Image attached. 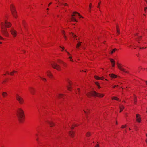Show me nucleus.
I'll return each instance as SVG.
<instances>
[{
	"mask_svg": "<svg viewBox=\"0 0 147 147\" xmlns=\"http://www.w3.org/2000/svg\"><path fill=\"white\" fill-rule=\"evenodd\" d=\"M16 115L18 119L20 122H22L24 117V111L21 108H18L16 111Z\"/></svg>",
	"mask_w": 147,
	"mask_h": 147,
	"instance_id": "1",
	"label": "nucleus"
},
{
	"mask_svg": "<svg viewBox=\"0 0 147 147\" xmlns=\"http://www.w3.org/2000/svg\"><path fill=\"white\" fill-rule=\"evenodd\" d=\"M86 95L88 97H90L91 95L93 96H96L99 97H102L104 96V95L102 94H99L97 93L95 91H93L92 92H89Z\"/></svg>",
	"mask_w": 147,
	"mask_h": 147,
	"instance_id": "2",
	"label": "nucleus"
},
{
	"mask_svg": "<svg viewBox=\"0 0 147 147\" xmlns=\"http://www.w3.org/2000/svg\"><path fill=\"white\" fill-rule=\"evenodd\" d=\"M1 32L2 33L6 36H8L9 34L7 30L4 28V24L3 22L1 24Z\"/></svg>",
	"mask_w": 147,
	"mask_h": 147,
	"instance_id": "3",
	"label": "nucleus"
},
{
	"mask_svg": "<svg viewBox=\"0 0 147 147\" xmlns=\"http://www.w3.org/2000/svg\"><path fill=\"white\" fill-rule=\"evenodd\" d=\"M16 98L17 100L19 102L20 104H22L24 103V100L22 97L20 96L18 94H16Z\"/></svg>",
	"mask_w": 147,
	"mask_h": 147,
	"instance_id": "4",
	"label": "nucleus"
},
{
	"mask_svg": "<svg viewBox=\"0 0 147 147\" xmlns=\"http://www.w3.org/2000/svg\"><path fill=\"white\" fill-rule=\"evenodd\" d=\"M51 65L53 68L55 69L58 71H60L61 70V67L60 66L55 63H54L52 64Z\"/></svg>",
	"mask_w": 147,
	"mask_h": 147,
	"instance_id": "5",
	"label": "nucleus"
},
{
	"mask_svg": "<svg viewBox=\"0 0 147 147\" xmlns=\"http://www.w3.org/2000/svg\"><path fill=\"white\" fill-rule=\"evenodd\" d=\"M10 7L13 16L15 18H16V10L15 9L14 6L12 5H11Z\"/></svg>",
	"mask_w": 147,
	"mask_h": 147,
	"instance_id": "6",
	"label": "nucleus"
},
{
	"mask_svg": "<svg viewBox=\"0 0 147 147\" xmlns=\"http://www.w3.org/2000/svg\"><path fill=\"white\" fill-rule=\"evenodd\" d=\"M117 65L118 68L121 71L126 73H128V71H126L125 69L122 67V66H121L120 64H119L118 63H117Z\"/></svg>",
	"mask_w": 147,
	"mask_h": 147,
	"instance_id": "7",
	"label": "nucleus"
},
{
	"mask_svg": "<svg viewBox=\"0 0 147 147\" xmlns=\"http://www.w3.org/2000/svg\"><path fill=\"white\" fill-rule=\"evenodd\" d=\"M10 32L11 34L14 37H15L17 34V32L13 28H12Z\"/></svg>",
	"mask_w": 147,
	"mask_h": 147,
	"instance_id": "8",
	"label": "nucleus"
},
{
	"mask_svg": "<svg viewBox=\"0 0 147 147\" xmlns=\"http://www.w3.org/2000/svg\"><path fill=\"white\" fill-rule=\"evenodd\" d=\"M5 27L7 28L9 27L11 25V24L7 20L5 21Z\"/></svg>",
	"mask_w": 147,
	"mask_h": 147,
	"instance_id": "9",
	"label": "nucleus"
},
{
	"mask_svg": "<svg viewBox=\"0 0 147 147\" xmlns=\"http://www.w3.org/2000/svg\"><path fill=\"white\" fill-rule=\"evenodd\" d=\"M136 121L138 122H140L141 121V118L140 117V115L139 114H137L136 115Z\"/></svg>",
	"mask_w": 147,
	"mask_h": 147,
	"instance_id": "10",
	"label": "nucleus"
},
{
	"mask_svg": "<svg viewBox=\"0 0 147 147\" xmlns=\"http://www.w3.org/2000/svg\"><path fill=\"white\" fill-rule=\"evenodd\" d=\"M29 90L32 94L34 95V94L35 90L34 88L31 87L30 88Z\"/></svg>",
	"mask_w": 147,
	"mask_h": 147,
	"instance_id": "11",
	"label": "nucleus"
},
{
	"mask_svg": "<svg viewBox=\"0 0 147 147\" xmlns=\"http://www.w3.org/2000/svg\"><path fill=\"white\" fill-rule=\"evenodd\" d=\"M76 14H78L79 16L80 17H81L82 18H83V17H82V16L80 15L79 13L78 12H73V14L71 15V16H72V17H74L75 16Z\"/></svg>",
	"mask_w": 147,
	"mask_h": 147,
	"instance_id": "12",
	"label": "nucleus"
},
{
	"mask_svg": "<svg viewBox=\"0 0 147 147\" xmlns=\"http://www.w3.org/2000/svg\"><path fill=\"white\" fill-rule=\"evenodd\" d=\"M47 75L50 78H51L53 76V75L49 71H47Z\"/></svg>",
	"mask_w": 147,
	"mask_h": 147,
	"instance_id": "13",
	"label": "nucleus"
},
{
	"mask_svg": "<svg viewBox=\"0 0 147 147\" xmlns=\"http://www.w3.org/2000/svg\"><path fill=\"white\" fill-rule=\"evenodd\" d=\"M70 136L71 137H73L74 135V132L73 131H70L69 132Z\"/></svg>",
	"mask_w": 147,
	"mask_h": 147,
	"instance_id": "14",
	"label": "nucleus"
},
{
	"mask_svg": "<svg viewBox=\"0 0 147 147\" xmlns=\"http://www.w3.org/2000/svg\"><path fill=\"white\" fill-rule=\"evenodd\" d=\"M2 95L4 97H5L8 95V94L6 92H3L2 93Z\"/></svg>",
	"mask_w": 147,
	"mask_h": 147,
	"instance_id": "15",
	"label": "nucleus"
},
{
	"mask_svg": "<svg viewBox=\"0 0 147 147\" xmlns=\"http://www.w3.org/2000/svg\"><path fill=\"white\" fill-rule=\"evenodd\" d=\"M68 82L70 85V86H67V89L69 90H70V88H71V84L69 81H68Z\"/></svg>",
	"mask_w": 147,
	"mask_h": 147,
	"instance_id": "16",
	"label": "nucleus"
},
{
	"mask_svg": "<svg viewBox=\"0 0 147 147\" xmlns=\"http://www.w3.org/2000/svg\"><path fill=\"white\" fill-rule=\"evenodd\" d=\"M119 107L120 109V112H121L124 108V106L122 105H120Z\"/></svg>",
	"mask_w": 147,
	"mask_h": 147,
	"instance_id": "17",
	"label": "nucleus"
},
{
	"mask_svg": "<svg viewBox=\"0 0 147 147\" xmlns=\"http://www.w3.org/2000/svg\"><path fill=\"white\" fill-rule=\"evenodd\" d=\"M47 122L48 123H49L50 124L51 127H52L54 125H55L54 123H53V122L48 121Z\"/></svg>",
	"mask_w": 147,
	"mask_h": 147,
	"instance_id": "18",
	"label": "nucleus"
},
{
	"mask_svg": "<svg viewBox=\"0 0 147 147\" xmlns=\"http://www.w3.org/2000/svg\"><path fill=\"white\" fill-rule=\"evenodd\" d=\"M109 75L112 78H115L117 77V76L114 74H110Z\"/></svg>",
	"mask_w": 147,
	"mask_h": 147,
	"instance_id": "19",
	"label": "nucleus"
},
{
	"mask_svg": "<svg viewBox=\"0 0 147 147\" xmlns=\"http://www.w3.org/2000/svg\"><path fill=\"white\" fill-rule=\"evenodd\" d=\"M71 21H74L75 22H77V21L76 20L75 17H72L71 18Z\"/></svg>",
	"mask_w": 147,
	"mask_h": 147,
	"instance_id": "20",
	"label": "nucleus"
},
{
	"mask_svg": "<svg viewBox=\"0 0 147 147\" xmlns=\"http://www.w3.org/2000/svg\"><path fill=\"white\" fill-rule=\"evenodd\" d=\"M81 42H78L77 43V46H76V48H78L80 46L81 44Z\"/></svg>",
	"mask_w": 147,
	"mask_h": 147,
	"instance_id": "21",
	"label": "nucleus"
},
{
	"mask_svg": "<svg viewBox=\"0 0 147 147\" xmlns=\"http://www.w3.org/2000/svg\"><path fill=\"white\" fill-rule=\"evenodd\" d=\"M142 37V36H139L138 38V39L137 40V41L139 43H140V42H139V40H140L141 39V38Z\"/></svg>",
	"mask_w": 147,
	"mask_h": 147,
	"instance_id": "22",
	"label": "nucleus"
},
{
	"mask_svg": "<svg viewBox=\"0 0 147 147\" xmlns=\"http://www.w3.org/2000/svg\"><path fill=\"white\" fill-rule=\"evenodd\" d=\"M112 99H115L117 100H119V99L118 98H117V97H112Z\"/></svg>",
	"mask_w": 147,
	"mask_h": 147,
	"instance_id": "23",
	"label": "nucleus"
},
{
	"mask_svg": "<svg viewBox=\"0 0 147 147\" xmlns=\"http://www.w3.org/2000/svg\"><path fill=\"white\" fill-rule=\"evenodd\" d=\"M17 72L16 71H15L14 70L12 72L10 73L9 74L11 75H13V73H17Z\"/></svg>",
	"mask_w": 147,
	"mask_h": 147,
	"instance_id": "24",
	"label": "nucleus"
},
{
	"mask_svg": "<svg viewBox=\"0 0 147 147\" xmlns=\"http://www.w3.org/2000/svg\"><path fill=\"white\" fill-rule=\"evenodd\" d=\"M63 95L61 94H59L58 95V96L59 98H61L63 96Z\"/></svg>",
	"mask_w": 147,
	"mask_h": 147,
	"instance_id": "25",
	"label": "nucleus"
},
{
	"mask_svg": "<svg viewBox=\"0 0 147 147\" xmlns=\"http://www.w3.org/2000/svg\"><path fill=\"white\" fill-rule=\"evenodd\" d=\"M110 59V61H111V62L112 63H115V61H114V60L113 59Z\"/></svg>",
	"mask_w": 147,
	"mask_h": 147,
	"instance_id": "26",
	"label": "nucleus"
},
{
	"mask_svg": "<svg viewBox=\"0 0 147 147\" xmlns=\"http://www.w3.org/2000/svg\"><path fill=\"white\" fill-rule=\"evenodd\" d=\"M58 61H59V63H63L64 66L66 65V63H64L62 61H61L59 60Z\"/></svg>",
	"mask_w": 147,
	"mask_h": 147,
	"instance_id": "27",
	"label": "nucleus"
},
{
	"mask_svg": "<svg viewBox=\"0 0 147 147\" xmlns=\"http://www.w3.org/2000/svg\"><path fill=\"white\" fill-rule=\"evenodd\" d=\"M95 78L96 79H100V78L97 76H95Z\"/></svg>",
	"mask_w": 147,
	"mask_h": 147,
	"instance_id": "28",
	"label": "nucleus"
},
{
	"mask_svg": "<svg viewBox=\"0 0 147 147\" xmlns=\"http://www.w3.org/2000/svg\"><path fill=\"white\" fill-rule=\"evenodd\" d=\"M90 135V134L89 132H88L86 134V136L87 137H88Z\"/></svg>",
	"mask_w": 147,
	"mask_h": 147,
	"instance_id": "29",
	"label": "nucleus"
},
{
	"mask_svg": "<svg viewBox=\"0 0 147 147\" xmlns=\"http://www.w3.org/2000/svg\"><path fill=\"white\" fill-rule=\"evenodd\" d=\"M126 125H122V126L121 127L122 128H123L125 127H126Z\"/></svg>",
	"mask_w": 147,
	"mask_h": 147,
	"instance_id": "30",
	"label": "nucleus"
},
{
	"mask_svg": "<svg viewBox=\"0 0 147 147\" xmlns=\"http://www.w3.org/2000/svg\"><path fill=\"white\" fill-rule=\"evenodd\" d=\"M62 4H63V5H64V6H68V5L67 4V3H61Z\"/></svg>",
	"mask_w": 147,
	"mask_h": 147,
	"instance_id": "31",
	"label": "nucleus"
},
{
	"mask_svg": "<svg viewBox=\"0 0 147 147\" xmlns=\"http://www.w3.org/2000/svg\"><path fill=\"white\" fill-rule=\"evenodd\" d=\"M117 49L115 48V49H113L112 51H113V52H115V51L116 50H117Z\"/></svg>",
	"mask_w": 147,
	"mask_h": 147,
	"instance_id": "32",
	"label": "nucleus"
},
{
	"mask_svg": "<svg viewBox=\"0 0 147 147\" xmlns=\"http://www.w3.org/2000/svg\"><path fill=\"white\" fill-rule=\"evenodd\" d=\"M44 81H46V80L45 78L40 77Z\"/></svg>",
	"mask_w": 147,
	"mask_h": 147,
	"instance_id": "33",
	"label": "nucleus"
},
{
	"mask_svg": "<svg viewBox=\"0 0 147 147\" xmlns=\"http://www.w3.org/2000/svg\"><path fill=\"white\" fill-rule=\"evenodd\" d=\"M117 32L118 33V34H120V31L119 30H117Z\"/></svg>",
	"mask_w": 147,
	"mask_h": 147,
	"instance_id": "34",
	"label": "nucleus"
},
{
	"mask_svg": "<svg viewBox=\"0 0 147 147\" xmlns=\"http://www.w3.org/2000/svg\"><path fill=\"white\" fill-rule=\"evenodd\" d=\"M112 63V66L113 67H114L115 66V63Z\"/></svg>",
	"mask_w": 147,
	"mask_h": 147,
	"instance_id": "35",
	"label": "nucleus"
},
{
	"mask_svg": "<svg viewBox=\"0 0 147 147\" xmlns=\"http://www.w3.org/2000/svg\"><path fill=\"white\" fill-rule=\"evenodd\" d=\"M62 34H64V35H65V32H64V31H63V30L62 31Z\"/></svg>",
	"mask_w": 147,
	"mask_h": 147,
	"instance_id": "36",
	"label": "nucleus"
},
{
	"mask_svg": "<svg viewBox=\"0 0 147 147\" xmlns=\"http://www.w3.org/2000/svg\"><path fill=\"white\" fill-rule=\"evenodd\" d=\"M72 36H74V37H75L76 36V35H74L73 33H72Z\"/></svg>",
	"mask_w": 147,
	"mask_h": 147,
	"instance_id": "37",
	"label": "nucleus"
},
{
	"mask_svg": "<svg viewBox=\"0 0 147 147\" xmlns=\"http://www.w3.org/2000/svg\"><path fill=\"white\" fill-rule=\"evenodd\" d=\"M92 5V3H90L89 5V7L90 9L91 8V5Z\"/></svg>",
	"mask_w": 147,
	"mask_h": 147,
	"instance_id": "38",
	"label": "nucleus"
},
{
	"mask_svg": "<svg viewBox=\"0 0 147 147\" xmlns=\"http://www.w3.org/2000/svg\"><path fill=\"white\" fill-rule=\"evenodd\" d=\"M23 26H24V28H26V26H25V24H24V22H23Z\"/></svg>",
	"mask_w": 147,
	"mask_h": 147,
	"instance_id": "39",
	"label": "nucleus"
},
{
	"mask_svg": "<svg viewBox=\"0 0 147 147\" xmlns=\"http://www.w3.org/2000/svg\"><path fill=\"white\" fill-rule=\"evenodd\" d=\"M100 2L99 3H98V6H97V7L98 8H99V6H100Z\"/></svg>",
	"mask_w": 147,
	"mask_h": 147,
	"instance_id": "40",
	"label": "nucleus"
},
{
	"mask_svg": "<svg viewBox=\"0 0 147 147\" xmlns=\"http://www.w3.org/2000/svg\"><path fill=\"white\" fill-rule=\"evenodd\" d=\"M118 86V85H117V86H116V85H114L113 86V88H115V87H117V86Z\"/></svg>",
	"mask_w": 147,
	"mask_h": 147,
	"instance_id": "41",
	"label": "nucleus"
},
{
	"mask_svg": "<svg viewBox=\"0 0 147 147\" xmlns=\"http://www.w3.org/2000/svg\"><path fill=\"white\" fill-rule=\"evenodd\" d=\"M147 9V7H146L144 8V11H145V12H146V10Z\"/></svg>",
	"mask_w": 147,
	"mask_h": 147,
	"instance_id": "42",
	"label": "nucleus"
},
{
	"mask_svg": "<svg viewBox=\"0 0 147 147\" xmlns=\"http://www.w3.org/2000/svg\"><path fill=\"white\" fill-rule=\"evenodd\" d=\"M95 84H96V85H97V86H98V85H99V83L98 82H95Z\"/></svg>",
	"mask_w": 147,
	"mask_h": 147,
	"instance_id": "43",
	"label": "nucleus"
},
{
	"mask_svg": "<svg viewBox=\"0 0 147 147\" xmlns=\"http://www.w3.org/2000/svg\"><path fill=\"white\" fill-rule=\"evenodd\" d=\"M104 78L103 77H102V78H100V79L103 80L104 79Z\"/></svg>",
	"mask_w": 147,
	"mask_h": 147,
	"instance_id": "44",
	"label": "nucleus"
},
{
	"mask_svg": "<svg viewBox=\"0 0 147 147\" xmlns=\"http://www.w3.org/2000/svg\"><path fill=\"white\" fill-rule=\"evenodd\" d=\"M97 86H98V88H100V86H99V85H98Z\"/></svg>",
	"mask_w": 147,
	"mask_h": 147,
	"instance_id": "45",
	"label": "nucleus"
},
{
	"mask_svg": "<svg viewBox=\"0 0 147 147\" xmlns=\"http://www.w3.org/2000/svg\"><path fill=\"white\" fill-rule=\"evenodd\" d=\"M116 28H117V30H119V28L117 26Z\"/></svg>",
	"mask_w": 147,
	"mask_h": 147,
	"instance_id": "46",
	"label": "nucleus"
},
{
	"mask_svg": "<svg viewBox=\"0 0 147 147\" xmlns=\"http://www.w3.org/2000/svg\"><path fill=\"white\" fill-rule=\"evenodd\" d=\"M77 90H78V92H79V94H80V93H79V91H80V89H79V88H78L77 89Z\"/></svg>",
	"mask_w": 147,
	"mask_h": 147,
	"instance_id": "47",
	"label": "nucleus"
},
{
	"mask_svg": "<svg viewBox=\"0 0 147 147\" xmlns=\"http://www.w3.org/2000/svg\"><path fill=\"white\" fill-rule=\"evenodd\" d=\"M60 48H62L63 50H64V47H61V46H60Z\"/></svg>",
	"mask_w": 147,
	"mask_h": 147,
	"instance_id": "48",
	"label": "nucleus"
},
{
	"mask_svg": "<svg viewBox=\"0 0 147 147\" xmlns=\"http://www.w3.org/2000/svg\"><path fill=\"white\" fill-rule=\"evenodd\" d=\"M95 147H99V146L98 144H97Z\"/></svg>",
	"mask_w": 147,
	"mask_h": 147,
	"instance_id": "49",
	"label": "nucleus"
},
{
	"mask_svg": "<svg viewBox=\"0 0 147 147\" xmlns=\"http://www.w3.org/2000/svg\"><path fill=\"white\" fill-rule=\"evenodd\" d=\"M36 140L37 141H38V137H37V138H36Z\"/></svg>",
	"mask_w": 147,
	"mask_h": 147,
	"instance_id": "50",
	"label": "nucleus"
},
{
	"mask_svg": "<svg viewBox=\"0 0 147 147\" xmlns=\"http://www.w3.org/2000/svg\"><path fill=\"white\" fill-rule=\"evenodd\" d=\"M0 39H3V38L0 36Z\"/></svg>",
	"mask_w": 147,
	"mask_h": 147,
	"instance_id": "51",
	"label": "nucleus"
},
{
	"mask_svg": "<svg viewBox=\"0 0 147 147\" xmlns=\"http://www.w3.org/2000/svg\"><path fill=\"white\" fill-rule=\"evenodd\" d=\"M144 49V47H140V49Z\"/></svg>",
	"mask_w": 147,
	"mask_h": 147,
	"instance_id": "52",
	"label": "nucleus"
},
{
	"mask_svg": "<svg viewBox=\"0 0 147 147\" xmlns=\"http://www.w3.org/2000/svg\"><path fill=\"white\" fill-rule=\"evenodd\" d=\"M51 3H51H51H50V4L48 5V7H49V6H50V4H51Z\"/></svg>",
	"mask_w": 147,
	"mask_h": 147,
	"instance_id": "53",
	"label": "nucleus"
},
{
	"mask_svg": "<svg viewBox=\"0 0 147 147\" xmlns=\"http://www.w3.org/2000/svg\"><path fill=\"white\" fill-rule=\"evenodd\" d=\"M65 51L68 53V55H70V54L66 50H65Z\"/></svg>",
	"mask_w": 147,
	"mask_h": 147,
	"instance_id": "54",
	"label": "nucleus"
},
{
	"mask_svg": "<svg viewBox=\"0 0 147 147\" xmlns=\"http://www.w3.org/2000/svg\"><path fill=\"white\" fill-rule=\"evenodd\" d=\"M35 135L36 136H37V137H38V134H35Z\"/></svg>",
	"mask_w": 147,
	"mask_h": 147,
	"instance_id": "55",
	"label": "nucleus"
},
{
	"mask_svg": "<svg viewBox=\"0 0 147 147\" xmlns=\"http://www.w3.org/2000/svg\"><path fill=\"white\" fill-rule=\"evenodd\" d=\"M70 60L71 61H73V60H72V59H70Z\"/></svg>",
	"mask_w": 147,
	"mask_h": 147,
	"instance_id": "56",
	"label": "nucleus"
},
{
	"mask_svg": "<svg viewBox=\"0 0 147 147\" xmlns=\"http://www.w3.org/2000/svg\"><path fill=\"white\" fill-rule=\"evenodd\" d=\"M69 58H70V59H72V57H69Z\"/></svg>",
	"mask_w": 147,
	"mask_h": 147,
	"instance_id": "57",
	"label": "nucleus"
},
{
	"mask_svg": "<svg viewBox=\"0 0 147 147\" xmlns=\"http://www.w3.org/2000/svg\"><path fill=\"white\" fill-rule=\"evenodd\" d=\"M138 33H136L135 34L136 36H138Z\"/></svg>",
	"mask_w": 147,
	"mask_h": 147,
	"instance_id": "58",
	"label": "nucleus"
},
{
	"mask_svg": "<svg viewBox=\"0 0 147 147\" xmlns=\"http://www.w3.org/2000/svg\"><path fill=\"white\" fill-rule=\"evenodd\" d=\"M145 82H146V85H147V81H146Z\"/></svg>",
	"mask_w": 147,
	"mask_h": 147,
	"instance_id": "59",
	"label": "nucleus"
},
{
	"mask_svg": "<svg viewBox=\"0 0 147 147\" xmlns=\"http://www.w3.org/2000/svg\"><path fill=\"white\" fill-rule=\"evenodd\" d=\"M134 102H136V99H134Z\"/></svg>",
	"mask_w": 147,
	"mask_h": 147,
	"instance_id": "60",
	"label": "nucleus"
},
{
	"mask_svg": "<svg viewBox=\"0 0 147 147\" xmlns=\"http://www.w3.org/2000/svg\"><path fill=\"white\" fill-rule=\"evenodd\" d=\"M71 129H73V128H74V127H71Z\"/></svg>",
	"mask_w": 147,
	"mask_h": 147,
	"instance_id": "61",
	"label": "nucleus"
},
{
	"mask_svg": "<svg viewBox=\"0 0 147 147\" xmlns=\"http://www.w3.org/2000/svg\"><path fill=\"white\" fill-rule=\"evenodd\" d=\"M113 53V51H111V54H112V53Z\"/></svg>",
	"mask_w": 147,
	"mask_h": 147,
	"instance_id": "62",
	"label": "nucleus"
},
{
	"mask_svg": "<svg viewBox=\"0 0 147 147\" xmlns=\"http://www.w3.org/2000/svg\"><path fill=\"white\" fill-rule=\"evenodd\" d=\"M84 112L85 113H87L85 111H84Z\"/></svg>",
	"mask_w": 147,
	"mask_h": 147,
	"instance_id": "63",
	"label": "nucleus"
},
{
	"mask_svg": "<svg viewBox=\"0 0 147 147\" xmlns=\"http://www.w3.org/2000/svg\"><path fill=\"white\" fill-rule=\"evenodd\" d=\"M144 0L147 3V0Z\"/></svg>",
	"mask_w": 147,
	"mask_h": 147,
	"instance_id": "64",
	"label": "nucleus"
}]
</instances>
